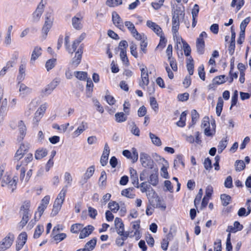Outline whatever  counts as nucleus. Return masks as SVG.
<instances>
[{
  "mask_svg": "<svg viewBox=\"0 0 251 251\" xmlns=\"http://www.w3.org/2000/svg\"><path fill=\"white\" fill-rule=\"evenodd\" d=\"M138 66L141 71V79L139 85L143 89L149 84V71L147 66L143 63H138Z\"/></svg>",
  "mask_w": 251,
  "mask_h": 251,
  "instance_id": "obj_4",
  "label": "nucleus"
},
{
  "mask_svg": "<svg viewBox=\"0 0 251 251\" xmlns=\"http://www.w3.org/2000/svg\"><path fill=\"white\" fill-rule=\"evenodd\" d=\"M221 199L222 204L224 206H226L229 204L231 200V197L226 194H222L221 195Z\"/></svg>",
  "mask_w": 251,
  "mask_h": 251,
  "instance_id": "obj_60",
  "label": "nucleus"
},
{
  "mask_svg": "<svg viewBox=\"0 0 251 251\" xmlns=\"http://www.w3.org/2000/svg\"><path fill=\"white\" fill-rule=\"evenodd\" d=\"M18 127L20 134V137L23 139L26 133V126L24 121L20 120L18 122Z\"/></svg>",
  "mask_w": 251,
  "mask_h": 251,
  "instance_id": "obj_28",
  "label": "nucleus"
},
{
  "mask_svg": "<svg viewBox=\"0 0 251 251\" xmlns=\"http://www.w3.org/2000/svg\"><path fill=\"white\" fill-rule=\"evenodd\" d=\"M54 21L53 17H46L45 24L42 28V38H46L48 33L51 28Z\"/></svg>",
  "mask_w": 251,
  "mask_h": 251,
  "instance_id": "obj_13",
  "label": "nucleus"
},
{
  "mask_svg": "<svg viewBox=\"0 0 251 251\" xmlns=\"http://www.w3.org/2000/svg\"><path fill=\"white\" fill-rule=\"evenodd\" d=\"M53 235V238L54 240L57 242L59 243L62 240H63L64 239L66 238L67 235L64 233H57L55 234H52Z\"/></svg>",
  "mask_w": 251,
  "mask_h": 251,
  "instance_id": "obj_63",
  "label": "nucleus"
},
{
  "mask_svg": "<svg viewBox=\"0 0 251 251\" xmlns=\"http://www.w3.org/2000/svg\"><path fill=\"white\" fill-rule=\"evenodd\" d=\"M67 192V189L66 188H63L58 194L53 203L52 210L50 214L51 216H56L61 209Z\"/></svg>",
  "mask_w": 251,
  "mask_h": 251,
  "instance_id": "obj_1",
  "label": "nucleus"
},
{
  "mask_svg": "<svg viewBox=\"0 0 251 251\" xmlns=\"http://www.w3.org/2000/svg\"><path fill=\"white\" fill-rule=\"evenodd\" d=\"M56 64V59L51 58L48 60L45 64V67L48 71L53 69Z\"/></svg>",
  "mask_w": 251,
  "mask_h": 251,
  "instance_id": "obj_43",
  "label": "nucleus"
},
{
  "mask_svg": "<svg viewBox=\"0 0 251 251\" xmlns=\"http://www.w3.org/2000/svg\"><path fill=\"white\" fill-rule=\"evenodd\" d=\"M224 105V101L221 97H219L218 100V102L216 105V111L218 116L221 115V112L223 110Z\"/></svg>",
  "mask_w": 251,
  "mask_h": 251,
  "instance_id": "obj_44",
  "label": "nucleus"
},
{
  "mask_svg": "<svg viewBox=\"0 0 251 251\" xmlns=\"http://www.w3.org/2000/svg\"><path fill=\"white\" fill-rule=\"evenodd\" d=\"M123 196L126 197L129 199H134L135 197V194L133 191V189L131 188H127L123 190L121 192Z\"/></svg>",
  "mask_w": 251,
  "mask_h": 251,
  "instance_id": "obj_35",
  "label": "nucleus"
},
{
  "mask_svg": "<svg viewBox=\"0 0 251 251\" xmlns=\"http://www.w3.org/2000/svg\"><path fill=\"white\" fill-rule=\"evenodd\" d=\"M86 80H87L86 95L88 97H90L93 91L94 84L90 78H87Z\"/></svg>",
  "mask_w": 251,
  "mask_h": 251,
  "instance_id": "obj_41",
  "label": "nucleus"
},
{
  "mask_svg": "<svg viewBox=\"0 0 251 251\" xmlns=\"http://www.w3.org/2000/svg\"><path fill=\"white\" fill-rule=\"evenodd\" d=\"M47 151L46 149H39L35 152V158L37 160H40L47 155Z\"/></svg>",
  "mask_w": 251,
  "mask_h": 251,
  "instance_id": "obj_37",
  "label": "nucleus"
},
{
  "mask_svg": "<svg viewBox=\"0 0 251 251\" xmlns=\"http://www.w3.org/2000/svg\"><path fill=\"white\" fill-rule=\"evenodd\" d=\"M94 229V226L91 225H88L84 228H82L80 232L79 238L84 239L88 237L92 232Z\"/></svg>",
  "mask_w": 251,
  "mask_h": 251,
  "instance_id": "obj_23",
  "label": "nucleus"
},
{
  "mask_svg": "<svg viewBox=\"0 0 251 251\" xmlns=\"http://www.w3.org/2000/svg\"><path fill=\"white\" fill-rule=\"evenodd\" d=\"M105 99L109 105H113L116 102V100H115L114 98L110 95L108 91H106Z\"/></svg>",
  "mask_w": 251,
  "mask_h": 251,
  "instance_id": "obj_64",
  "label": "nucleus"
},
{
  "mask_svg": "<svg viewBox=\"0 0 251 251\" xmlns=\"http://www.w3.org/2000/svg\"><path fill=\"white\" fill-rule=\"evenodd\" d=\"M17 177H12L8 175H5L2 179L1 186L6 187L11 192H13L16 188Z\"/></svg>",
  "mask_w": 251,
  "mask_h": 251,
  "instance_id": "obj_5",
  "label": "nucleus"
},
{
  "mask_svg": "<svg viewBox=\"0 0 251 251\" xmlns=\"http://www.w3.org/2000/svg\"><path fill=\"white\" fill-rule=\"evenodd\" d=\"M227 145V138H225L222 140L219 143L218 146V151L219 153H221L223 150L226 147Z\"/></svg>",
  "mask_w": 251,
  "mask_h": 251,
  "instance_id": "obj_51",
  "label": "nucleus"
},
{
  "mask_svg": "<svg viewBox=\"0 0 251 251\" xmlns=\"http://www.w3.org/2000/svg\"><path fill=\"white\" fill-rule=\"evenodd\" d=\"M72 182L73 177L71 174L69 172H65L64 175V182L65 185L63 188H66L67 189L68 187L72 185Z\"/></svg>",
  "mask_w": 251,
  "mask_h": 251,
  "instance_id": "obj_30",
  "label": "nucleus"
},
{
  "mask_svg": "<svg viewBox=\"0 0 251 251\" xmlns=\"http://www.w3.org/2000/svg\"><path fill=\"white\" fill-rule=\"evenodd\" d=\"M115 120L118 123H122L126 121L127 119L126 115L123 112L117 113L115 115Z\"/></svg>",
  "mask_w": 251,
  "mask_h": 251,
  "instance_id": "obj_49",
  "label": "nucleus"
},
{
  "mask_svg": "<svg viewBox=\"0 0 251 251\" xmlns=\"http://www.w3.org/2000/svg\"><path fill=\"white\" fill-rule=\"evenodd\" d=\"M245 164L244 161L241 160H236L235 162V170L237 172H240L245 168Z\"/></svg>",
  "mask_w": 251,
  "mask_h": 251,
  "instance_id": "obj_50",
  "label": "nucleus"
},
{
  "mask_svg": "<svg viewBox=\"0 0 251 251\" xmlns=\"http://www.w3.org/2000/svg\"><path fill=\"white\" fill-rule=\"evenodd\" d=\"M50 199V196L47 195L41 200L40 205L37 208V211L35 213L34 218L36 221H38L40 219L45 210L47 208Z\"/></svg>",
  "mask_w": 251,
  "mask_h": 251,
  "instance_id": "obj_8",
  "label": "nucleus"
},
{
  "mask_svg": "<svg viewBox=\"0 0 251 251\" xmlns=\"http://www.w3.org/2000/svg\"><path fill=\"white\" fill-rule=\"evenodd\" d=\"M15 239V236L12 233H8L5 237L0 241V251H5L12 245Z\"/></svg>",
  "mask_w": 251,
  "mask_h": 251,
  "instance_id": "obj_7",
  "label": "nucleus"
},
{
  "mask_svg": "<svg viewBox=\"0 0 251 251\" xmlns=\"http://www.w3.org/2000/svg\"><path fill=\"white\" fill-rule=\"evenodd\" d=\"M38 105V102L35 100H32L27 105V110L25 111V114L29 115L31 112L33 111Z\"/></svg>",
  "mask_w": 251,
  "mask_h": 251,
  "instance_id": "obj_40",
  "label": "nucleus"
},
{
  "mask_svg": "<svg viewBox=\"0 0 251 251\" xmlns=\"http://www.w3.org/2000/svg\"><path fill=\"white\" fill-rule=\"evenodd\" d=\"M27 239V235L25 232H21L18 236L16 244V250H21L25 245Z\"/></svg>",
  "mask_w": 251,
  "mask_h": 251,
  "instance_id": "obj_14",
  "label": "nucleus"
},
{
  "mask_svg": "<svg viewBox=\"0 0 251 251\" xmlns=\"http://www.w3.org/2000/svg\"><path fill=\"white\" fill-rule=\"evenodd\" d=\"M25 66L24 65H21L20 66L19 74L17 78L20 81H23L25 78Z\"/></svg>",
  "mask_w": 251,
  "mask_h": 251,
  "instance_id": "obj_58",
  "label": "nucleus"
},
{
  "mask_svg": "<svg viewBox=\"0 0 251 251\" xmlns=\"http://www.w3.org/2000/svg\"><path fill=\"white\" fill-rule=\"evenodd\" d=\"M65 46L67 50L70 53H73L76 49L77 47L79 45L78 42H76L75 41H74L73 45L71 47L68 46V44L69 42V37L68 36H66L65 38Z\"/></svg>",
  "mask_w": 251,
  "mask_h": 251,
  "instance_id": "obj_27",
  "label": "nucleus"
},
{
  "mask_svg": "<svg viewBox=\"0 0 251 251\" xmlns=\"http://www.w3.org/2000/svg\"><path fill=\"white\" fill-rule=\"evenodd\" d=\"M47 108V106L45 104L41 105L37 111L35 112L33 118L32 119V124L37 126L38 125L39 122L40 121L41 118L44 115Z\"/></svg>",
  "mask_w": 251,
  "mask_h": 251,
  "instance_id": "obj_11",
  "label": "nucleus"
},
{
  "mask_svg": "<svg viewBox=\"0 0 251 251\" xmlns=\"http://www.w3.org/2000/svg\"><path fill=\"white\" fill-rule=\"evenodd\" d=\"M181 166L182 168L185 167V164L183 161V157L181 155H178L175 159L174 162V166L176 169Z\"/></svg>",
  "mask_w": 251,
  "mask_h": 251,
  "instance_id": "obj_34",
  "label": "nucleus"
},
{
  "mask_svg": "<svg viewBox=\"0 0 251 251\" xmlns=\"http://www.w3.org/2000/svg\"><path fill=\"white\" fill-rule=\"evenodd\" d=\"M187 113L185 111L183 112L180 115L179 120L176 123L177 126L184 127L185 126Z\"/></svg>",
  "mask_w": 251,
  "mask_h": 251,
  "instance_id": "obj_48",
  "label": "nucleus"
},
{
  "mask_svg": "<svg viewBox=\"0 0 251 251\" xmlns=\"http://www.w3.org/2000/svg\"><path fill=\"white\" fill-rule=\"evenodd\" d=\"M244 4V0H232L231 6L233 7H236L237 10H239L243 6Z\"/></svg>",
  "mask_w": 251,
  "mask_h": 251,
  "instance_id": "obj_54",
  "label": "nucleus"
},
{
  "mask_svg": "<svg viewBox=\"0 0 251 251\" xmlns=\"http://www.w3.org/2000/svg\"><path fill=\"white\" fill-rule=\"evenodd\" d=\"M108 208L113 213H116L119 210L120 206L117 202L112 201L109 202Z\"/></svg>",
  "mask_w": 251,
  "mask_h": 251,
  "instance_id": "obj_52",
  "label": "nucleus"
},
{
  "mask_svg": "<svg viewBox=\"0 0 251 251\" xmlns=\"http://www.w3.org/2000/svg\"><path fill=\"white\" fill-rule=\"evenodd\" d=\"M213 82L216 84H221L226 82V76L225 75H219L215 77Z\"/></svg>",
  "mask_w": 251,
  "mask_h": 251,
  "instance_id": "obj_62",
  "label": "nucleus"
},
{
  "mask_svg": "<svg viewBox=\"0 0 251 251\" xmlns=\"http://www.w3.org/2000/svg\"><path fill=\"white\" fill-rule=\"evenodd\" d=\"M32 92V89L29 87L26 86L24 83H21L19 87V92H20V96L22 98L25 97L26 96L30 94Z\"/></svg>",
  "mask_w": 251,
  "mask_h": 251,
  "instance_id": "obj_26",
  "label": "nucleus"
},
{
  "mask_svg": "<svg viewBox=\"0 0 251 251\" xmlns=\"http://www.w3.org/2000/svg\"><path fill=\"white\" fill-rule=\"evenodd\" d=\"M184 136H185L186 141L190 144H193L194 142H195L197 144L200 145L201 143V137H200V133L199 131H197L195 133V138H194V137L191 135H185Z\"/></svg>",
  "mask_w": 251,
  "mask_h": 251,
  "instance_id": "obj_18",
  "label": "nucleus"
},
{
  "mask_svg": "<svg viewBox=\"0 0 251 251\" xmlns=\"http://www.w3.org/2000/svg\"><path fill=\"white\" fill-rule=\"evenodd\" d=\"M140 223L139 220L131 222V229L126 232L125 238H134L136 240H138L141 237Z\"/></svg>",
  "mask_w": 251,
  "mask_h": 251,
  "instance_id": "obj_3",
  "label": "nucleus"
},
{
  "mask_svg": "<svg viewBox=\"0 0 251 251\" xmlns=\"http://www.w3.org/2000/svg\"><path fill=\"white\" fill-rule=\"evenodd\" d=\"M95 171V168L94 165H92L88 167L85 174H84L82 179L81 182L82 183H86L87 180L93 175Z\"/></svg>",
  "mask_w": 251,
  "mask_h": 251,
  "instance_id": "obj_22",
  "label": "nucleus"
},
{
  "mask_svg": "<svg viewBox=\"0 0 251 251\" xmlns=\"http://www.w3.org/2000/svg\"><path fill=\"white\" fill-rule=\"evenodd\" d=\"M181 44H182V48L184 50V54L187 56H190V53H191V49H190L189 45L185 41H184L182 39V41H181V45L179 44L178 48H182ZM175 48L176 50L179 49H177V48L176 47V46H175Z\"/></svg>",
  "mask_w": 251,
  "mask_h": 251,
  "instance_id": "obj_31",
  "label": "nucleus"
},
{
  "mask_svg": "<svg viewBox=\"0 0 251 251\" xmlns=\"http://www.w3.org/2000/svg\"><path fill=\"white\" fill-rule=\"evenodd\" d=\"M141 41L140 43V49L141 50L144 52L146 53V48L147 47L148 43L147 41V38L144 35H142L141 39L139 40Z\"/></svg>",
  "mask_w": 251,
  "mask_h": 251,
  "instance_id": "obj_55",
  "label": "nucleus"
},
{
  "mask_svg": "<svg viewBox=\"0 0 251 251\" xmlns=\"http://www.w3.org/2000/svg\"><path fill=\"white\" fill-rule=\"evenodd\" d=\"M82 49L79 48L75 53V56L73 58L71 61V65L76 67L80 63L82 58Z\"/></svg>",
  "mask_w": 251,
  "mask_h": 251,
  "instance_id": "obj_21",
  "label": "nucleus"
},
{
  "mask_svg": "<svg viewBox=\"0 0 251 251\" xmlns=\"http://www.w3.org/2000/svg\"><path fill=\"white\" fill-rule=\"evenodd\" d=\"M72 25L73 27L76 29H79L81 28L82 27V17H74L72 19Z\"/></svg>",
  "mask_w": 251,
  "mask_h": 251,
  "instance_id": "obj_29",
  "label": "nucleus"
},
{
  "mask_svg": "<svg viewBox=\"0 0 251 251\" xmlns=\"http://www.w3.org/2000/svg\"><path fill=\"white\" fill-rule=\"evenodd\" d=\"M149 182L153 186H156L158 183L157 171L154 170L150 176Z\"/></svg>",
  "mask_w": 251,
  "mask_h": 251,
  "instance_id": "obj_36",
  "label": "nucleus"
},
{
  "mask_svg": "<svg viewBox=\"0 0 251 251\" xmlns=\"http://www.w3.org/2000/svg\"><path fill=\"white\" fill-rule=\"evenodd\" d=\"M120 58L123 63L127 66L129 65V61L126 55V50H121L120 53Z\"/></svg>",
  "mask_w": 251,
  "mask_h": 251,
  "instance_id": "obj_45",
  "label": "nucleus"
},
{
  "mask_svg": "<svg viewBox=\"0 0 251 251\" xmlns=\"http://www.w3.org/2000/svg\"><path fill=\"white\" fill-rule=\"evenodd\" d=\"M33 158L32 154L29 153L26 154L23 160L16 162L15 168L16 170L20 172V179L21 181H23L25 178L26 171L25 167L32 161Z\"/></svg>",
  "mask_w": 251,
  "mask_h": 251,
  "instance_id": "obj_2",
  "label": "nucleus"
},
{
  "mask_svg": "<svg viewBox=\"0 0 251 251\" xmlns=\"http://www.w3.org/2000/svg\"><path fill=\"white\" fill-rule=\"evenodd\" d=\"M179 28V20L178 17H173L172 19V32L174 40L176 42V47L178 49L179 44L181 45L182 38L179 35L178 30Z\"/></svg>",
  "mask_w": 251,
  "mask_h": 251,
  "instance_id": "obj_6",
  "label": "nucleus"
},
{
  "mask_svg": "<svg viewBox=\"0 0 251 251\" xmlns=\"http://www.w3.org/2000/svg\"><path fill=\"white\" fill-rule=\"evenodd\" d=\"M173 16H184V7L180 3L172 6Z\"/></svg>",
  "mask_w": 251,
  "mask_h": 251,
  "instance_id": "obj_19",
  "label": "nucleus"
},
{
  "mask_svg": "<svg viewBox=\"0 0 251 251\" xmlns=\"http://www.w3.org/2000/svg\"><path fill=\"white\" fill-rule=\"evenodd\" d=\"M207 35L205 32H202L199 37L198 38L196 42L197 50L198 53L202 54L204 51V38H206Z\"/></svg>",
  "mask_w": 251,
  "mask_h": 251,
  "instance_id": "obj_12",
  "label": "nucleus"
},
{
  "mask_svg": "<svg viewBox=\"0 0 251 251\" xmlns=\"http://www.w3.org/2000/svg\"><path fill=\"white\" fill-rule=\"evenodd\" d=\"M122 4V0H107L106 4L109 7H116Z\"/></svg>",
  "mask_w": 251,
  "mask_h": 251,
  "instance_id": "obj_59",
  "label": "nucleus"
},
{
  "mask_svg": "<svg viewBox=\"0 0 251 251\" xmlns=\"http://www.w3.org/2000/svg\"><path fill=\"white\" fill-rule=\"evenodd\" d=\"M44 230V228L43 225L37 226L35 228L33 237L35 239L38 238L41 236Z\"/></svg>",
  "mask_w": 251,
  "mask_h": 251,
  "instance_id": "obj_53",
  "label": "nucleus"
},
{
  "mask_svg": "<svg viewBox=\"0 0 251 251\" xmlns=\"http://www.w3.org/2000/svg\"><path fill=\"white\" fill-rule=\"evenodd\" d=\"M31 207V203L29 201H25L21 207V213H30V208Z\"/></svg>",
  "mask_w": 251,
  "mask_h": 251,
  "instance_id": "obj_39",
  "label": "nucleus"
},
{
  "mask_svg": "<svg viewBox=\"0 0 251 251\" xmlns=\"http://www.w3.org/2000/svg\"><path fill=\"white\" fill-rule=\"evenodd\" d=\"M129 173L132 183L136 188L139 187V181L137 171L132 168H130Z\"/></svg>",
  "mask_w": 251,
  "mask_h": 251,
  "instance_id": "obj_24",
  "label": "nucleus"
},
{
  "mask_svg": "<svg viewBox=\"0 0 251 251\" xmlns=\"http://www.w3.org/2000/svg\"><path fill=\"white\" fill-rule=\"evenodd\" d=\"M150 138L153 144L156 146H161L162 145V142L160 139L155 134L150 132L149 133Z\"/></svg>",
  "mask_w": 251,
  "mask_h": 251,
  "instance_id": "obj_38",
  "label": "nucleus"
},
{
  "mask_svg": "<svg viewBox=\"0 0 251 251\" xmlns=\"http://www.w3.org/2000/svg\"><path fill=\"white\" fill-rule=\"evenodd\" d=\"M150 102L151 108L155 112H157L158 110V103L154 97H151L150 98Z\"/></svg>",
  "mask_w": 251,
  "mask_h": 251,
  "instance_id": "obj_61",
  "label": "nucleus"
},
{
  "mask_svg": "<svg viewBox=\"0 0 251 251\" xmlns=\"http://www.w3.org/2000/svg\"><path fill=\"white\" fill-rule=\"evenodd\" d=\"M74 75L79 80L85 81L87 78V73L83 71H75Z\"/></svg>",
  "mask_w": 251,
  "mask_h": 251,
  "instance_id": "obj_42",
  "label": "nucleus"
},
{
  "mask_svg": "<svg viewBox=\"0 0 251 251\" xmlns=\"http://www.w3.org/2000/svg\"><path fill=\"white\" fill-rule=\"evenodd\" d=\"M97 243V240L95 238H93L92 240L88 242L85 245L84 247L88 249L89 251L93 250L95 248Z\"/></svg>",
  "mask_w": 251,
  "mask_h": 251,
  "instance_id": "obj_57",
  "label": "nucleus"
},
{
  "mask_svg": "<svg viewBox=\"0 0 251 251\" xmlns=\"http://www.w3.org/2000/svg\"><path fill=\"white\" fill-rule=\"evenodd\" d=\"M88 124L86 122L83 121L77 128L73 132V136L74 138L78 137L85 130L88 128Z\"/></svg>",
  "mask_w": 251,
  "mask_h": 251,
  "instance_id": "obj_20",
  "label": "nucleus"
},
{
  "mask_svg": "<svg viewBox=\"0 0 251 251\" xmlns=\"http://www.w3.org/2000/svg\"><path fill=\"white\" fill-rule=\"evenodd\" d=\"M29 149V144L28 143H23L21 144L15 154L14 160L17 161V162H19Z\"/></svg>",
  "mask_w": 251,
  "mask_h": 251,
  "instance_id": "obj_10",
  "label": "nucleus"
},
{
  "mask_svg": "<svg viewBox=\"0 0 251 251\" xmlns=\"http://www.w3.org/2000/svg\"><path fill=\"white\" fill-rule=\"evenodd\" d=\"M125 25L131 32L132 35L136 39L140 40L142 38V35L135 29L133 24L130 22H126Z\"/></svg>",
  "mask_w": 251,
  "mask_h": 251,
  "instance_id": "obj_17",
  "label": "nucleus"
},
{
  "mask_svg": "<svg viewBox=\"0 0 251 251\" xmlns=\"http://www.w3.org/2000/svg\"><path fill=\"white\" fill-rule=\"evenodd\" d=\"M45 4L46 2H44L43 0H41L35 11L34 12L33 14L34 16H41L42 15L44 10Z\"/></svg>",
  "mask_w": 251,
  "mask_h": 251,
  "instance_id": "obj_33",
  "label": "nucleus"
},
{
  "mask_svg": "<svg viewBox=\"0 0 251 251\" xmlns=\"http://www.w3.org/2000/svg\"><path fill=\"white\" fill-rule=\"evenodd\" d=\"M42 48L40 47H35L32 52L30 63L34 64L35 61L41 55Z\"/></svg>",
  "mask_w": 251,
  "mask_h": 251,
  "instance_id": "obj_25",
  "label": "nucleus"
},
{
  "mask_svg": "<svg viewBox=\"0 0 251 251\" xmlns=\"http://www.w3.org/2000/svg\"><path fill=\"white\" fill-rule=\"evenodd\" d=\"M114 224L117 233L125 238L124 224L121 218L116 217L114 220Z\"/></svg>",
  "mask_w": 251,
  "mask_h": 251,
  "instance_id": "obj_16",
  "label": "nucleus"
},
{
  "mask_svg": "<svg viewBox=\"0 0 251 251\" xmlns=\"http://www.w3.org/2000/svg\"><path fill=\"white\" fill-rule=\"evenodd\" d=\"M83 225L81 224H75L72 225L71 227V231L73 233H77L81 231L83 228Z\"/></svg>",
  "mask_w": 251,
  "mask_h": 251,
  "instance_id": "obj_56",
  "label": "nucleus"
},
{
  "mask_svg": "<svg viewBox=\"0 0 251 251\" xmlns=\"http://www.w3.org/2000/svg\"><path fill=\"white\" fill-rule=\"evenodd\" d=\"M251 211V208L250 205H248L247 207V211H246V209L245 208H240L238 210V215L239 217L247 216L250 214Z\"/></svg>",
  "mask_w": 251,
  "mask_h": 251,
  "instance_id": "obj_46",
  "label": "nucleus"
},
{
  "mask_svg": "<svg viewBox=\"0 0 251 251\" xmlns=\"http://www.w3.org/2000/svg\"><path fill=\"white\" fill-rule=\"evenodd\" d=\"M140 161L142 166L144 168L152 169L153 167V161L151 156L146 153H140Z\"/></svg>",
  "mask_w": 251,
  "mask_h": 251,
  "instance_id": "obj_9",
  "label": "nucleus"
},
{
  "mask_svg": "<svg viewBox=\"0 0 251 251\" xmlns=\"http://www.w3.org/2000/svg\"><path fill=\"white\" fill-rule=\"evenodd\" d=\"M59 83L58 79H53L50 84H49L44 89L42 93L44 95H49L56 88Z\"/></svg>",
  "mask_w": 251,
  "mask_h": 251,
  "instance_id": "obj_15",
  "label": "nucleus"
},
{
  "mask_svg": "<svg viewBox=\"0 0 251 251\" xmlns=\"http://www.w3.org/2000/svg\"><path fill=\"white\" fill-rule=\"evenodd\" d=\"M204 133L207 136L212 137L215 133V124L212 123L209 127L204 129Z\"/></svg>",
  "mask_w": 251,
  "mask_h": 251,
  "instance_id": "obj_32",
  "label": "nucleus"
},
{
  "mask_svg": "<svg viewBox=\"0 0 251 251\" xmlns=\"http://www.w3.org/2000/svg\"><path fill=\"white\" fill-rule=\"evenodd\" d=\"M114 25L120 29L124 27V23L120 17H112Z\"/></svg>",
  "mask_w": 251,
  "mask_h": 251,
  "instance_id": "obj_47",
  "label": "nucleus"
}]
</instances>
